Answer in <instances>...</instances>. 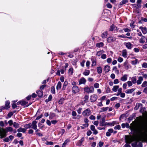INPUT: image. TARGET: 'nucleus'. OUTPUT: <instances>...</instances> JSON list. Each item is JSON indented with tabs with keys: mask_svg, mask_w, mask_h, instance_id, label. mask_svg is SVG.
Segmentation results:
<instances>
[{
	"mask_svg": "<svg viewBox=\"0 0 147 147\" xmlns=\"http://www.w3.org/2000/svg\"><path fill=\"white\" fill-rule=\"evenodd\" d=\"M37 123V122L36 121H33L32 123L31 124V127L34 129H36L37 126L36 125V124Z\"/></svg>",
	"mask_w": 147,
	"mask_h": 147,
	"instance_id": "obj_7",
	"label": "nucleus"
},
{
	"mask_svg": "<svg viewBox=\"0 0 147 147\" xmlns=\"http://www.w3.org/2000/svg\"><path fill=\"white\" fill-rule=\"evenodd\" d=\"M107 6L108 8H111L112 7V5L109 3H108L107 4Z\"/></svg>",
	"mask_w": 147,
	"mask_h": 147,
	"instance_id": "obj_53",
	"label": "nucleus"
},
{
	"mask_svg": "<svg viewBox=\"0 0 147 147\" xmlns=\"http://www.w3.org/2000/svg\"><path fill=\"white\" fill-rule=\"evenodd\" d=\"M5 129L7 133L9 131H13V128L9 127H6Z\"/></svg>",
	"mask_w": 147,
	"mask_h": 147,
	"instance_id": "obj_23",
	"label": "nucleus"
},
{
	"mask_svg": "<svg viewBox=\"0 0 147 147\" xmlns=\"http://www.w3.org/2000/svg\"><path fill=\"white\" fill-rule=\"evenodd\" d=\"M128 85L129 87L131 86H132V83L131 81H128L127 82Z\"/></svg>",
	"mask_w": 147,
	"mask_h": 147,
	"instance_id": "obj_50",
	"label": "nucleus"
},
{
	"mask_svg": "<svg viewBox=\"0 0 147 147\" xmlns=\"http://www.w3.org/2000/svg\"><path fill=\"white\" fill-rule=\"evenodd\" d=\"M113 83L115 84L118 83H119V80L118 79H115L114 80Z\"/></svg>",
	"mask_w": 147,
	"mask_h": 147,
	"instance_id": "obj_60",
	"label": "nucleus"
},
{
	"mask_svg": "<svg viewBox=\"0 0 147 147\" xmlns=\"http://www.w3.org/2000/svg\"><path fill=\"white\" fill-rule=\"evenodd\" d=\"M140 104L139 103H137L136 104V106L134 108L136 110L140 106Z\"/></svg>",
	"mask_w": 147,
	"mask_h": 147,
	"instance_id": "obj_58",
	"label": "nucleus"
},
{
	"mask_svg": "<svg viewBox=\"0 0 147 147\" xmlns=\"http://www.w3.org/2000/svg\"><path fill=\"white\" fill-rule=\"evenodd\" d=\"M10 104V102L8 101H6L5 102V108L6 109H8L10 107L9 105Z\"/></svg>",
	"mask_w": 147,
	"mask_h": 147,
	"instance_id": "obj_26",
	"label": "nucleus"
},
{
	"mask_svg": "<svg viewBox=\"0 0 147 147\" xmlns=\"http://www.w3.org/2000/svg\"><path fill=\"white\" fill-rule=\"evenodd\" d=\"M86 82V80L83 77L81 78L79 81V84H85Z\"/></svg>",
	"mask_w": 147,
	"mask_h": 147,
	"instance_id": "obj_13",
	"label": "nucleus"
},
{
	"mask_svg": "<svg viewBox=\"0 0 147 147\" xmlns=\"http://www.w3.org/2000/svg\"><path fill=\"white\" fill-rule=\"evenodd\" d=\"M132 82L133 84H135L136 82V77L134 76L131 78Z\"/></svg>",
	"mask_w": 147,
	"mask_h": 147,
	"instance_id": "obj_36",
	"label": "nucleus"
},
{
	"mask_svg": "<svg viewBox=\"0 0 147 147\" xmlns=\"http://www.w3.org/2000/svg\"><path fill=\"white\" fill-rule=\"evenodd\" d=\"M90 71L89 70H86L83 73V74L85 76H87L89 75Z\"/></svg>",
	"mask_w": 147,
	"mask_h": 147,
	"instance_id": "obj_35",
	"label": "nucleus"
},
{
	"mask_svg": "<svg viewBox=\"0 0 147 147\" xmlns=\"http://www.w3.org/2000/svg\"><path fill=\"white\" fill-rule=\"evenodd\" d=\"M8 123L10 126H11L13 124V121L11 120H9L8 121Z\"/></svg>",
	"mask_w": 147,
	"mask_h": 147,
	"instance_id": "obj_52",
	"label": "nucleus"
},
{
	"mask_svg": "<svg viewBox=\"0 0 147 147\" xmlns=\"http://www.w3.org/2000/svg\"><path fill=\"white\" fill-rule=\"evenodd\" d=\"M128 2L127 0H123L120 2L119 5L121 6V5L125 4L127 3Z\"/></svg>",
	"mask_w": 147,
	"mask_h": 147,
	"instance_id": "obj_31",
	"label": "nucleus"
},
{
	"mask_svg": "<svg viewBox=\"0 0 147 147\" xmlns=\"http://www.w3.org/2000/svg\"><path fill=\"white\" fill-rule=\"evenodd\" d=\"M99 86V84L98 83H95L94 85V86L95 88H98Z\"/></svg>",
	"mask_w": 147,
	"mask_h": 147,
	"instance_id": "obj_48",
	"label": "nucleus"
},
{
	"mask_svg": "<svg viewBox=\"0 0 147 147\" xmlns=\"http://www.w3.org/2000/svg\"><path fill=\"white\" fill-rule=\"evenodd\" d=\"M122 55L125 58H126L127 56V52L126 49L123 50L122 51Z\"/></svg>",
	"mask_w": 147,
	"mask_h": 147,
	"instance_id": "obj_11",
	"label": "nucleus"
},
{
	"mask_svg": "<svg viewBox=\"0 0 147 147\" xmlns=\"http://www.w3.org/2000/svg\"><path fill=\"white\" fill-rule=\"evenodd\" d=\"M89 96L88 95H85L84 98V101L85 102H87L88 100Z\"/></svg>",
	"mask_w": 147,
	"mask_h": 147,
	"instance_id": "obj_42",
	"label": "nucleus"
},
{
	"mask_svg": "<svg viewBox=\"0 0 147 147\" xmlns=\"http://www.w3.org/2000/svg\"><path fill=\"white\" fill-rule=\"evenodd\" d=\"M119 88V86H114L112 88V90L114 92H116L117 91V90Z\"/></svg>",
	"mask_w": 147,
	"mask_h": 147,
	"instance_id": "obj_28",
	"label": "nucleus"
},
{
	"mask_svg": "<svg viewBox=\"0 0 147 147\" xmlns=\"http://www.w3.org/2000/svg\"><path fill=\"white\" fill-rule=\"evenodd\" d=\"M117 61L121 63L123 61V59L121 57H119L118 58Z\"/></svg>",
	"mask_w": 147,
	"mask_h": 147,
	"instance_id": "obj_54",
	"label": "nucleus"
},
{
	"mask_svg": "<svg viewBox=\"0 0 147 147\" xmlns=\"http://www.w3.org/2000/svg\"><path fill=\"white\" fill-rule=\"evenodd\" d=\"M91 113V112L89 109H87L84 110L82 113L84 117L88 116Z\"/></svg>",
	"mask_w": 147,
	"mask_h": 147,
	"instance_id": "obj_4",
	"label": "nucleus"
},
{
	"mask_svg": "<svg viewBox=\"0 0 147 147\" xmlns=\"http://www.w3.org/2000/svg\"><path fill=\"white\" fill-rule=\"evenodd\" d=\"M116 40V38L112 36H110L107 39V41L109 43L112 42Z\"/></svg>",
	"mask_w": 147,
	"mask_h": 147,
	"instance_id": "obj_8",
	"label": "nucleus"
},
{
	"mask_svg": "<svg viewBox=\"0 0 147 147\" xmlns=\"http://www.w3.org/2000/svg\"><path fill=\"white\" fill-rule=\"evenodd\" d=\"M28 102L24 101L22 100L20 101H19L17 102V104L18 105L19 104H20L24 106L27 104Z\"/></svg>",
	"mask_w": 147,
	"mask_h": 147,
	"instance_id": "obj_20",
	"label": "nucleus"
},
{
	"mask_svg": "<svg viewBox=\"0 0 147 147\" xmlns=\"http://www.w3.org/2000/svg\"><path fill=\"white\" fill-rule=\"evenodd\" d=\"M139 28L141 30L143 34H145L147 33V29L146 27L140 26L139 27Z\"/></svg>",
	"mask_w": 147,
	"mask_h": 147,
	"instance_id": "obj_12",
	"label": "nucleus"
},
{
	"mask_svg": "<svg viewBox=\"0 0 147 147\" xmlns=\"http://www.w3.org/2000/svg\"><path fill=\"white\" fill-rule=\"evenodd\" d=\"M104 53V51L102 50L100 51L97 52L96 55L98 56H100L101 54Z\"/></svg>",
	"mask_w": 147,
	"mask_h": 147,
	"instance_id": "obj_38",
	"label": "nucleus"
},
{
	"mask_svg": "<svg viewBox=\"0 0 147 147\" xmlns=\"http://www.w3.org/2000/svg\"><path fill=\"white\" fill-rule=\"evenodd\" d=\"M121 126L123 128H125V127L128 128L129 127V125L127 123H123L121 124Z\"/></svg>",
	"mask_w": 147,
	"mask_h": 147,
	"instance_id": "obj_30",
	"label": "nucleus"
},
{
	"mask_svg": "<svg viewBox=\"0 0 147 147\" xmlns=\"http://www.w3.org/2000/svg\"><path fill=\"white\" fill-rule=\"evenodd\" d=\"M125 139L127 143H130L132 141V139L131 138L127 136H125Z\"/></svg>",
	"mask_w": 147,
	"mask_h": 147,
	"instance_id": "obj_16",
	"label": "nucleus"
},
{
	"mask_svg": "<svg viewBox=\"0 0 147 147\" xmlns=\"http://www.w3.org/2000/svg\"><path fill=\"white\" fill-rule=\"evenodd\" d=\"M36 93L39 97H41L43 95L42 92L41 91L39 90L37 91Z\"/></svg>",
	"mask_w": 147,
	"mask_h": 147,
	"instance_id": "obj_39",
	"label": "nucleus"
},
{
	"mask_svg": "<svg viewBox=\"0 0 147 147\" xmlns=\"http://www.w3.org/2000/svg\"><path fill=\"white\" fill-rule=\"evenodd\" d=\"M46 144L47 145H52L53 144V143L51 142H47Z\"/></svg>",
	"mask_w": 147,
	"mask_h": 147,
	"instance_id": "obj_64",
	"label": "nucleus"
},
{
	"mask_svg": "<svg viewBox=\"0 0 147 147\" xmlns=\"http://www.w3.org/2000/svg\"><path fill=\"white\" fill-rule=\"evenodd\" d=\"M55 116V115L53 113H51L50 114L49 119H52Z\"/></svg>",
	"mask_w": 147,
	"mask_h": 147,
	"instance_id": "obj_45",
	"label": "nucleus"
},
{
	"mask_svg": "<svg viewBox=\"0 0 147 147\" xmlns=\"http://www.w3.org/2000/svg\"><path fill=\"white\" fill-rule=\"evenodd\" d=\"M24 127L26 128L25 129H26L30 128L31 127V124L29 123L26 125H25L24 126Z\"/></svg>",
	"mask_w": 147,
	"mask_h": 147,
	"instance_id": "obj_41",
	"label": "nucleus"
},
{
	"mask_svg": "<svg viewBox=\"0 0 147 147\" xmlns=\"http://www.w3.org/2000/svg\"><path fill=\"white\" fill-rule=\"evenodd\" d=\"M90 129L91 130L93 131V133L94 134L96 135L97 134L98 132L95 129V127L94 125H91L90 126Z\"/></svg>",
	"mask_w": 147,
	"mask_h": 147,
	"instance_id": "obj_9",
	"label": "nucleus"
},
{
	"mask_svg": "<svg viewBox=\"0 0 147 147\" xmlns=\"http://www.w3.org/2000/svg\"><path fill=\"white\" fill-rule=\"evenodd\" d=\"M108 34L107 31H106L103 32L102 34V38H105L106 37Z\"/></svg>",
	"mask_w": 147,
	"mask_h": 147,
	"instance_id": "obj_27",
	"label": "nucleus"
},
{
	"mask_svg": "<svg viewBox=\"0 0 147 147\" xmlns=\"http://www.w3.org/2000/svg\"><path fill=\"white\" fill-rule=\"evenodd\" d=\"M103 142L101 141H100L98 143V146L100 147H102L103 146Z\"/></svg>",
	"mask_w": 147,
	"mask_h": 147,
	"instance_id": "obj_49",
	"label": "nucleus"
},
{
	"mask_svg": "<svg viewBox=\"0 0 147 147\" xmlns=\"http://www.w3.org/2000/svg\"><path fill=\"white\" fill-rule=\"evenodd\" d=\"M143 80V78L142 77L140 76L138 78V80L136 82L138 84H140L141 83L142 81Z\"/></svg>",
	"mask_w": 147,
	"mask_h": 147,
	"instance_id": "obj_22",
	"label": "nucleus"
},
{
	"mask_svg": "<svg viewBox=\"0 0 147 147\" xmlns=\"http://www.w3.org/2000/svg\"><path fill=\"white\" fill-rule=\"evenodd\" d=\"M68 140H66L64 142L63 144L62 147H64L65 146V145L67 144V143Z\"/></svg>",
	"mask_w": 147,
	"mask_h": 147,
	"instance_id": "obj_63",
	"label": "nucleus"
},
{
	"mask_svg": "<svg viewBox=\"0 0 147 147\" xmlns=\"http://www.w3.org/2000/svg\"><path fill=\"white\" fill-rule=\"evenodd\" d=\"M96 69L97 72L98 74H101L102 72V69L101 67H97Z\"/></svg>",
	"mask_w": 147,
	"mask_h": 147,
	"instance_id": "obj_29",
	"label": "nucleus"
},
{
	"mask_svg": "<svg viewBox=\"0 0 147 147\" xmlns=\"http://www.w3.org/2000/svg\"><path fill=\"white\" fill-rule=\"evenodd\" d=\"M138 130L140 133V137L142 138H145L147 135V121L144 118L140 117L138 122Z\"/></svg>",
	"mask_w": 147,
	"mask_h": 147,
	"instance_id": "obj_1",
	"label": "nucleus"
},
{
	"mask_svg": "<svg viewBox=\"0 0 147 147\" xmlns=\"http://www.w3.org/2000/svg\"><path fill=\"white\" fill-rule=\"evenodd\" d=\"M135 90V88L128 89L125 91V92L126 94H131Z\"/></svg>",
	"mask_w": 147,
	"mask_h": 147,
	"instance_id": "obj_14",
	"label": "nucleus"
},
{
	"mask_svg": "<svg viewBox=\"0 0 147 147\" xmlns=\"http://www.w3.org/2000/svg\"><path fill=\"white\" fill-rule=\"evenodd\" d=\"M142 67L143 68H146L147 67V63L146 62H144L142 65Z\"/></svg>",
	"mask_w": 147,
	"mask_h": 147,
	"instance_id": "obj_47",
	"label": "nucleus"
},
{
	"mask_svg": "<svg viewBox=\"0 0 147 147\" xmlns=\"http://www.w3.org/2000/svg\"><path fill=\"white\" fill-rule=\"evenodd\" d=\"M127 75L125 74L123 75L120 78V80L123 81H125L127 80Z\"/></svg>",
	"mask_w": 147,
	"mask_h": 147,
	"instance_id": "obj_18",
	"label": "nucleus"
},
{
	"mask_svg": "<svg viewBox=\"0 0 147 147\" xmlns=\"http://www.w3.org/2000/svg\"><path fill=\"white\" fill-rule=\"evenodd\" d=\"M3 140L5 142H8L9 141V139L7 137L4 138Z\"/></svg>",
	"mask_w": 147,
	"mask_h": 147,
	"instance_id": "obj_55",
	"label": "nucleus"
},
{
	"mask_svg": "<svg viewBox=\"0 0 147 147\" xmlns=\"http://www.w3.org/2000/svg\"><path fill=\"white\" fill-rule=\"evenodd\" d=\"M145 37L142 36L141 38L139 40V42L141 43H144L145 42Z\"/></svg>",
	"mask_w": 147,
	"mask_h": 147,
	"instance_id": "obj_19",
	"label": "nucleus"
},
{
	"mask_svg": "<svg viewBox=\"0 0 147 147\" xmlns=\"http://www.w3.org/2000/svg\"><path fill=\"white\" fill-rule=\"evenodd\" d=\"M138 62V61L136 59H135V60L131 61V63L132 65H135Z\"/></svg>",
	"mask_w": 147,
	"mask_h": 147,
	"instance_id": "obj_33",
	"label": "nucleus"
},
{
	"mask_svg": "<svg viewBox=\"0 0 147 147\" xmlns=\"http://www.w3.org/2000/svg\"><path fill=\"white\" fill-rule=\"evenodd\" d=\"M147 86V82H144L142 85V87H145Z\"/></svg>",
	"mask_w": 147,
	"mask_h": 147,
	"instance_id": "obj_46",
	"label": "nucleus"
},
{
	"mask_svg": "<svg viewBox=\"0 0 147 147\" xmlns=\"http://www.w3.org/2000/svg\"><path fill=\"white\" fill-rule=\"evenodd\" d=\"M46 85L45 84H43L40 87V89L41 90H42L46 87Z\"/></svg>",
	"mask_w": 147,
	"mask_h": 147,
	"instance_id": "obj_62",
	"label": "nucleus"
},
{
	"mask_svg": "<svg viewBox=\"0 0 147 147\" xmlns=\"http://www.w3.org/2000/svg\"><path fill=\"white\" fill-rule=\"evenodd\" d=\"M84 91L88 93H90L93 92L94 91V88L92 86L89 87L88 86H86L84 88Z\"/></svg>",
	"mask_w": 147,
	"mask_h": 147,
	"instance_id": "obj_3",
	"label": "nucleus"
},
{
	"mask_svg": "<svg viewBox=\"0 0 147 147\" xmlns=\"http://www.w3.org/2000/svg\"><path fill=\"white\" fill-rule=\"evenodd\" d=\"M61 84L60 82H59L58 83L57 85V86L56 89L57 90H59L61 88Z\"/></svg>",
	"mask_w": 147,
	"mask_h": 147,
	"instance_id": "obj_34",
	"label": "nucleus"
},
{
	"mask_svg": "<svg viewBox=\"0 0 147 147\" xmlns=\"http://www.w3.org/2000/svg\"><path fill=\"white\" fill-rule=\"evenodd\" d=\"M71 114L72 115L74 116H76L77 115L75 111H73L72 112Z\"/></svg>",
	"mask_w": 147,
	"mask_h": 147,
	"instance_id": "obj_61",
	"label": "nucleus"
},
{
	"mask_svg": "<svg viewBox=\"0 0 147 147\" xmlns=\"http://www.w3.org/2000/svg\"><path fill=\"white\" fill-rule=\"evenodd\" d=\"M104 70L105 72H108L110 70V67L108 65L105 66L104 68Z\"/></svg>",
	"mask_w": 147,
	"mask_h": 147,
	"instance_id": "obj_21",
	"label": "nucleus"
},
{
	"mask_svg": "<svg viewBox=\"0 0 147 147\" xmlns=\"http://www.w3.org/2000/svg\"><path fill=\"white\" fill-rule=\"evenodd\" d=\"M121 128V127L119 125H118L114 127V129H119Z\"/></svg>",
	"mask_w": 147,
	"mask_h": 147,
	"instance_id": "obj_51",
	"label": "nucleus"
},
{
	"mask_svg": "<svg viewBox=\"0 0 147 147\" xmlns=\"http://www.w3.org/2000/svg\"><path fill=\"white\" fill-rule=\"evenodd\" d=\"M68 73L69 74L72 75L73 73V69L72 67L70 68L68 70Z\"/></svg>",
	"mask_w": 147,
	"mask_h": 147,
	"instance_id": "obj_37",
	"label": "nucleus"
},
{
	"mask_svg": "<svg viewBox=\"0 0 147 147\" xmlns=\"http://www.w3.org/2000/svg\"><path fill=\"white\" fill-rule=\"evenodd\" d=\"M118 28L116 27L113 24L112 25L110 26V30L111 31H113L114 30H118Z\"/></svg>",
	"mask_w": 147,
	"mask_h": 147,
	"instance_id": "obj_17",
	"label": "nucleus"
},
{
	"mask_svg": "<svg viewBox=\"0 0 147 147\" xmlns=\"http://www.w3.org/2000/svg\"><path fill=\"white\" fill-rule=\"evenodd\" d=\"M82 110V108H79L77 110V111L78 113L79 114H80L81 113V111Z\"/></svg>",
	"mask_w": 147,
	"mask_h": 147,
	"instance_id": "obj_57",
	"label": "nucleus"
},
{
	"mask_svg": "<svg viewBox=\"0 0 147 147\" xmlns=\"http://www.w3.org/2000/svg\"><path fill=\"white\" fill-rule=\"evenodd\" d=\"M13 126L15 128H18L19 127V125L18 123L16 122H14L13 123Z\"/></svg>",
	"mask_w": 147,
	"mask_h": 147,
	"instance_id": "obj_43",
	"label": "nucleus"
},
{
	"mask_svg": "<svg viewBox=\"0 0 147 147\" xmlns=\"http://www.w3.org/2000/svg\"><path fill=\"white\" fill-rule=\"evenodd\" d=\"M79 92L78 87L76 86H74L72 88V92L74 94H76Z\"/></svg>",
	"mask_w": 147,
	"mask_h": 147,
	"instance_id": "obj_6",
	"label": "nucleus"
},
{
	"mask_svg": "<svg viewBox=\"0 0 147 147\" xmlns=\"http://www.w3.org/2000/svg\"><path fill=\"white\" fill-rule=\"evenodd\" d=\"M113 69L115 71L116 73L117 74H119V70L117 69V68L116 66L114 67H113Z\"/></svg>",
	"mask_w": 147,
	"mask_h": 147,
	"instance_id": "obj_32",
	"label": "nucleus"
},
{
	"mask_svg": "<svg viewBox=\"0 0 147 147\" xmlns=\"http://www.w3.org/2000/svg\"><path fill=\"white\" fill-rule=\"evenodd\" d=\"M6 136L7 133L5 129L4 128H0V138L2 139Z\"/></svg>",
	"mask_w": 147,
	"mask_h": 147,
	"instance_id": "obj_2",
	"label": "nucleus"
},
{
	"mask_svg": "<svg viewBox=\"0 0 147 147\" xmlns=\"http://www.w3.org/2000/svg\"><path fill=\"white\" fill-rule=\"evenodd\" d=\"M109 109L108 107H103L101 108V112H104L107 111Z\"/></svg>",
	"mask_w": 147,
	"mask_h": 147,
	"instance_id": "obj_44",
	"label": "nucleus"
},
{
	"mask_svg": "<svg viewBox=\"0 0 147 147\" xmlns=\"http://www.w3.org/2000/svg\"><path fill=\"white\" fill-rule=\"evenodd\" d=\"M64 99H61L59 101V104H62L63 103Z\"/></svg>",
	"mask_w": 147,
	"mask_h": 147,
	"instance_id": "obj_56",
	"label": "nucleus"
},
{
	"mask_svg": "<svg viewBox=\"0 0 147 147\" xmlns=\"http://www.w3.org/2000/svg\"><path fill=\"white\" fill-rule=\"evenodd\" d=\"M26 130L25 129L21 127L20 128L17 130V131L18 132H22L23 133L25 132Z\"/></svg>",
	"mask_w": 147,
	"mask_h": 147,
	"instance_id": "obj_25",
	"label": "nucleus"
},
{
	"mask_svg": "<svg viewBox=\"0 0 147 147\" xmlns=\"http://www.w3.org/2000/svg\"><path fill=\"white\" fill-rule=\"evenodd\" d=\"M97 98V96L96 95L94 94L92 95L91 96L90 100L91 102H94L96 101Z\"/></svg>",
	"mask_w": 147,
	"mask_h": 147,
	"instance_id": "obj_10",
	"label": "nucleus"
},
{
	"mask_svg": "<svg viewBox=\"0 0 147 147\" xmlns=\"http://www.w3.org/2000/svg\"><path fill=\"white\" fill-rule=\"evenodd\" d=\"M123 66L124 68L126 70H127L129 68L131 67V66L128 63V61L127 60L124 63Z\"/></svg>",
	"mask_w": 147,
	"mask_h": 147,
	"instance_id": "obj_5",
	"label": "nucleus"
},
{
	"mask_svg": "<svg viewBox=\"0 0 147 147\" xmlns=\"http://www.w3.org/2000/svg\"><path fill=\"white\" fill-rule=\"evenodd\" d=\"M125 45L126 47L129 49H130L132 48V45L129 42L125 43Z\"/></svg>",
	"mask_w": 147,
	"mask_h": 147,
	"instance_id": "obj_15",
	"label": "nucleus"
},
{
	"mask_svg": "<svg viewBox=\"0 0 147 147\" xmlns=\"http://www.w3.org/2000/svg\"><path fill=\"white\" fill-rule=\"evenodd\" d=\"M89 118L91 120H94L96 118L95 117L94 115H91L90 116Z\"/></svg>",
	"mask_w": 147,
	"mask_h": 147,
	"instance_id": "obj_59",
	"label": "nucleus"
},
{
	"mask_svg": "<svg viewBox=\"0 0 147 147\" xmlns=\"http://www.w3.org/2000/svg\"><path fill=\"white\" fill-rule=\"evenodd\" d=\"M141 0H138L137 1V5L138 7H140L141 6Z\"/></svg>",
	"mask_w": 147,
	"mask_h": 147,
	"instance_id": "obj_40",
	"label": "nucleus"
},
{
	"mask_svg": "<svg viewBox=\"0 0 147 147\" xmlns=\"http://www.w3.org/2000/svg\"><path fill=\"white\" fill-rule=\"evenodd\" d=\"M104 45V43L103 42H101L96 43V47L100 48V47H102Z\"/></svg>",
	"mask_w": 147,
	"mask_h": 147,
	"instance_id": "obj_24",
	"label": "nucleus"
}]
</instances>
